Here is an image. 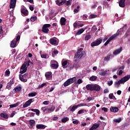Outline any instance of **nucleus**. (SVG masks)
<instances>
[{
    "label": "nucleus",
    "instance_id": "obj_1",
    "mask_svg": "<svg viewBox=\"0 0 130 130\" xmlns=\"http://www.w3.org/2000/svg\"><path fill=\"white\" fill-rule=\"evenodd\" d=\"M84 49L81 48L78 49L77 53H75V55L74 57V61L76 62V63H78L79 62V60L82 58V56H84V54H85V51H83Z\"/></svg>",
    "mask_w": 130,
    "mask_h": 130
},
{
    "label": "nucleus",
    "instance_id": "obj_2",
    "mask_svg": "<svg viewBox=\"0 0 130 130\" xmlns=\"http://www.w3.org/2000/svg\"><path fill=\"white\" fill-rule=\"evenodd\" d=\"M76 77H73L72 78H70L68 79L64 83L63 86L64 87H68V86H70L71 84H73V83H75L76 82Z\"/></svg>",
    "mask_w": 130,
    "mask_h": 130
},
{
    "label": "nucleus",
    "instance_id": "obj_3",
    "mask_svg": "<svg viewBox=\"0 0 130 130\" xmlns=\"http://www.w3.org/2000/svg\"><path fill=\"white\" fill-rule=\"evenodd\" d=\"M102 41H103V39L102 38L97 39L96 40L91 43V47H94V46H98L99 45H100V44L102 43Z\"/></svg>",
    "mask_w": 130,
    "mask_h": 130
},
{
    "label": "nucleus",
    "instance_id": "obj_4",
    "mask_svg": "<svg viewBox=\"0 0 130 130\" xmlns=\"http://www.w3.org/2000/svg\"><path fill=\"white\" fill-rule=\"evenodd\" d=\"M119 35V33H116L114 34V35L112 36L111 37H110L108 40L106 42V43L104 44L105 46H107L108 44H109V42L111 41L112 40H113V39H115V38H116L117 36Z\"/></svg>",
    "mask_w": 130,
    "mask_h": 130
},
{
    "label": "nucleus",
    "instance_id": "obj_5",
    "mask_svg": "<svg viewBox=\"0 0 130 130\" xmlns=\"http://www.w3.org/2000/svg\"><path fill=\"white\" fill-rule=\"evenodd\" d=\"M49 27H51V25H50V24H44L42 27V31L44 33H46L47 34L48 33V32H49V29H48V28H49Z\"/></svg>",
    "mask_w": 130,
    "mask_h": 130
},
{
    "label": "nucleus",
    "instance_id": "obj_6",
    "mask_svg": "<svg viewBox=\"0 0 130 130\" xmlns=\"http://www.w3.org/2000/svg\"><path fill=\"white\" fill-rule=\"evenodd\" d=\"M20 74H25L27 72V67L25 64H23L20 68Z\"/></svg>",
    "mask_w": 130,
    "mask_h": 130
},
{
    "label": "nucleus",
    "instance_id": "obj_7",
    "mask_svg": "<svg viewBox=\"0 0 130 130\" xmlns=\"http://www.w3.org/2000/svg\"><path fill=\"white\" fill-rule=\"evenodd\" d=\"M16 3H17V0H10V9H14L16 7Z\"/></svg>",
    "mask_w": 130,
    "mask_h": 130
},
{
    "label": "nucleus",
    "instance_id": "obj_8",
    "mask_svg": "<svg viewBox=\"0 0 130 130\" xmlns=\"http://www.w3.org/2000/svg\"><path fill=\"white\" fill-rule=\"evenodd\" d=\"M21 14H23V15H24V16H28V15L29 14V12L28 11V10L24 8H21Z\"/></svg>",
    "mask_w": 130,
    "mask_h": 130
},
{
    "label": "nucleus",
    "instance_id": "obj_9",
    "mask_svg": "<svg viewBox=\"0 0 130 130\" xmlns=\"http://www.w3.org/2000/svg\"><path fill=\"white\" fill-rule=\"evenodd\" d=\"M130 79V75H128L126 76H125L124 77H122L121 79V81H122V82L125 83V82H127V81H128Z\"/></svg>",
    "mask_w": 130,
    "mask_h": 130
},
{
    "label": "nucleus",
    "instance_id": "obj_10",
    "mask_svg": "<svg viewBox=\"0 0 130 130\" xmlns=\"http://www.w3.org/2000/svg\"><path fill=\"white\" fill-rule=\"evenodd\" d=\"M45 76L47 80H50L52 78V73L50 72H46Z\"/></svg>",
    "mask_w": 130,
    "mask_h": 130
},
{
    "label": "nucleus",
    "instance_id": "obj_11",
    "mask_svg": "<svg viewBox=\"0 0 130 130\" xmlns=\"http://www.w3.org/2000/svg\"><path fill=\"white\" fill-rule=\"evenodd\" d=\"M31 103H32V99H29L28 101L23 105V108H26L28 106H30Z\"/></svg>",
    "mask_w": 130,
    "mask_h": 130
},
{
    "label": "nucleus",
    "instance_id": "obj_12",
    "mask_svg": "<svg viewBox=\"0 0 130 130\" xmlns=\"http://www.w3.org/2000/svg\"><path fill=\"white\" fill-rule=\"evenodd\" d=\"M36 127L38 129H44L46 127V126L42 124H37Z\"/></svg>",
    "mask_w": 130,
    "mask_h": 130
},
{
    "label": "nucleus",
    "instance_id": "obj_13",
    "mask_svg": "<svg viewBox=\"0 0 130 130\" xmlns=\"http://www.w3.org/2000/svg\"><path fill=\"white\" fill-rule=\"evenodd\" d=\"M112 56L111 53H109L108 55L104 58V60L105 61H109L110 60V57Z\"/></svg>",
    "mask_w": 130,
    "mask_h": 130
},
{
    "label": "nucleus",
    "instance_id": "obj_14",
    "mask_svg": "<svg viewBox=\"0 0 130 130\" xmlns=\"http://www.w3.org/2000/svg\"><path fill=\"white\" fill-rule=\"evenodd\" d=\"M122 51V47H121L119 49H117L113 52V55H117V54H119V53H120V52H121Z\"/></svg>",
    "mask_w": 130,
    "mask_h": 130
},
{
    "label": "nucleus",
    "instance_id": "obj_15",
    "mask_svg": "<svg viewBox=\"0 0 130 130\" xmlns=\"http://www.w3.org/2000/svg\"><path fill=\"white\" fill-rule=\"evenodd\" d=\"M66 22H67V19L64 17H61L60 20L61 26H64L66 25Z\"/></svg>",
    "mask_w": 130,
    "mask_h": 130
},
{
    "label": "nucleus",
    "instance_id": "obj_16",
    "mask_svg": "<svg viewBox=\"0 0 130 130\" xmlns=\"http://www.w3.org/2000/svg\"><path fill=\"white\" fill-rule=\"evenodd\" d=\"M125 0H120L119 2V6L121 8H124L125 7Z\"/></svg>",
    "mask_w": 130,
    "mask_h": 130
},
{
    "label": "nucleus",
    "instance_id": "obj_17",
    "mask_svg": "<svg viewBox=\"0 0 130 130\" xmlns=\"http://www.w3.org/2000/svg\"><path fill=\"white\" fill-rule=\"evenodd\" d=\"M50 43L52 45H57L58 44L57 41L54 39H51L50 40Z\"/></svg>",
    "mask_w": 130,
    "mask_h": 130
},
{
    "label": "nucleus",
    "instance_id": "obj_18",
    "mask_svg": "<svg viewBox=\"0 0 130 130\" xmlns=\"http://www.w3.org/2000/svg\"><path fill=\"white\" fill-rule=\"evenodd\" d=\"M100 89H101V87L99 85H93V91H96V92H99V91H100Z\"/></svg>",
    "mask_w": 130,
    "mask_h": 130
},
{
    "label": "nucleus",
    "instance_id": "obj_19",
    "mask_svg": "<svg viewBox=\"0 0 130 130\" xmlns=\"http://www.w3.org/2000/svg\"><path fill=\"white\" fill-rule=\"evenodd\" d=\"M93 85L92 84H87L86 86V88L88 91H93Z\"/></svg>",
    "mask_w": 130,
    "mask_h": 130
},
{
    "label": "nucleus",
    "instance_id": "obj_20",
    "mask_svg": "<svg viewBox=\"0 0 130 130\" xmlns=\"http://www.w3.org/2000/svg\"><path fill=\"white\" fill-rule=\"evenodd\" d=\"M16 45H17V42L16 41V40H13L10 44L11 47H12V48H15L16 47Z\"/></svg>",
    "mask_w": 130,
    "mask_h": 130
},
{
    "label": "nucleus",
    "instance_id": "obj_21",
    "mask_svg": "<svg viewBox=\"0 0 130 130\" xmlns=\"http://www.w3.org/2000/svg\"><path fill=\"white\" fill-rule=\"evenodd\" d=\"M77 108H78L77 105H74L72 107H70L68 108V109H70V111H71V112H74V111H75V110H76V109H77Z\"/></svg>",
    "mask_w": 130,
    "mask_h": 130
},
{
    "label": "nucleus",
    "instance_id": "obj_22",
    "mask_svg": "<svg viewBox=\"0 0 130 130\" xmlns=\"http://www.w3.org/2000/svg\"><path fill=\"white\" fill-rule=\"evenodd\" d=\"M110 110L112 112H118V111L119 110V109H118V108L117 107H112Z\"/></svg>",
    "mask_w": 130,
    "mask_h": 130
},
{
    "label": "nucleus",
    "instance_id": "obj_23",
    "mask_svg": "<svg viewBox=\"0 0 130 130\" xmlns=\"http://www.w3.org/2000/svg\"><path fill=\"white\" fill-rule=\"evenodd\" d=\"M0 116L3 118H5V119H8V118H9V115L7 113H1Z\"/></svg>",
    "mask_w": 130,
    "mask_h": 130
},
{
    "label": "nucleus",
    "instance_id": "obj_24",
    "mask_svg": "<svg viewBox=\"0 0 130 130\" xmlns=\"http://www.w3.org/2000/svg\"><path fill=\"white\" fill-rule=\"evenodd\" d=\"M14 90H15V93H19L21 90H22V87L20 86H17L14 88Z\"/></svg>",
    "mask_w": 130,
    "mask_h": 130
},
{
    "label": "nucleus",
    "instance_id": "obj_25",
    "mask_svg": "<svg viewBox=\"0 0 130 130\" xmlns=\"http://www.w3.org/2000/svg\"><path fill=\"white\" fill-rule=\"evenodd\" d=\"M29 124L30 125L31 128H33V127H34V126L35 125V120H29Z\"/></svg>",
    "mask_w": 130,
    "mask_h": 130
},
{
    "label": "nucleus",
    "instance_id": "obj_26",
    "mask_svg": "<svg viewBox=\"0 0 130 130\" xmlns=\"http://www.w3.org/2000/svg\"><path fill=\"white\" fill-rule=\"evenodd\" d=\"M123 82L121 80V79H120V80L116 81L115 83V87H116L117 88H118V87H119V85H120V84H122Z\"/></svg>",
    "mask_w": 130,
    "mask_h": 130
},
{
    "label": "nucleus",
    "instance_id": "obj_27",
    "mask_svg": "<svg viewBox=\"0 0 130 130\" xmlns=\"http://www.w3.org/2000/svg\"><path fill=\"white\" fill-rule=\"evenodd\" d=\"M30 110L33 112H36L37 115H39V114H40V111L37 109H31Z\"/></svg>",
    "mask_w": 130,
    "mask_h": 130
},
{
    "label": "nucleus",
    "instance_id": "obj_28",
    "mask_svg": "<svg viewBox=\"0 0 130 130\" xmlns=\"http://www.w3.org/2000/svg\"><path fill=\"white\" fill-rule=\"evenodd\" d=\"M19 79L22 82H27V79L25 78L23 75L21 74L19 75Z\"/></svg>",
    "mask_w": 130,
    "mask_h": 130
},
{
    "label": "nucleus",
    "instance_id": "obj_29",
    "mask_svg": "<svg viewBox=\"0 0 130 130\" xmlns=\"http://www.w3.org/2000/svg\"><path fill=\"white\" fill-rule=\"evenodd\" d=\"M100 126V123H94L93 125L91 126V127L94 129H96V128H98Z\"/></svg>",
    "mask_w": 130,
    "mask_h": 130
},
{
    "label": "nucleus",
    "instance_id": "obj_30",
    "mask_svg": "<svg viewBox=\"0 0 130 130\" xmlns=\"http://www.w3.org/2000/svg\"><path fill=\"white\" fill-rule=\"evenodd\" d=\"M19 105H20V102H18L14 104L10 105V108H14V107H17V106H19Z\"/></svg>",
    "mask_w": 130,
    "mask_h": 130
},
{
    "label": "nucleus",
    "instance_id": "obj_31",
    "mask_svg": "<svg viewBox=\"0 0 130 130\" xmlns=\"http://www.w3.org/2000/svg\"><path fill=\"white\" fill-rule=\"evenodd\" d=\"M85 31V29L84 28H80L76 33V35H81L83 32Z\"/></svg>",
    "mask_w": 130,
    "mask_h": 130
},
{
    "label": "nucleus",
    "instance_id": "obj_32",
    "mask_svg": "<svg viewBox=\"0 0 130 130\" xmlns=\"http://www.w3.org/2000/svg\"><path fill=\"white\" fill-rule=\"evenodd\" d=\"M54 14V12H53V11H51V12L49 13V17L51 20L54 17V15H53Z\"/></svg>",
    "mask_w": 130,
    "mask_h": 130
},
{
    "label": "nucleus",
    "instance_id": "obj_33",
    "mask_svg": "<svg viewBox=\"0 0 130 130\" xmlns=\"http://www.w3.org/2000/svg\"><path fill=\"white\" fill-rule=\"evenodd\" d=\"M37 95V93L36 92H31L28 94L29 97H34Z\"/></svg>",
    "mask_w": 130,
    "mask_h": 130
},
{
    "label": "nucleus",
    "instance_id": "obj_34",
    "mask_svg": "<svg viewBox=\"0 0 130 130\" xmlns=\"http://www.w3.org/2000/svg\"><path fill=\"white\" fill-rule=\"evenodd\" d=\"M97 76H92L90 77L89 80L90 81H96V80H97Z\"/></svg>",
    "mask_w": 130,
    "mask_h": 130
},
{
    "label": "nucleus",
    "instance_id": "obj_35",
    "mask_svg": "<svg viewBox=\"0 0 130 130\" xmlns=\"http://www.w3.org/2000/svg\"><path fill=\"white\" fill-rule=\"evenodd\" d=\"M69 118L68 117H64L61 119V122H63L64 123L67 122L69 120Z\"/></svg>",
    "mask_w": 130,
    "mask_h": 130
},
{
    "label": "nucleus",
    "instance_id": "obj_36",
    "mask_svg": "<svg viewBox=\"0 0 130 130\" xmlns=\"http://www.w3.org/2000/svg\"><path fill=\"white\" fill-rule=\"evenodd\" d=\"M12 83H8L7 85L6 88L7 89H8V90H11V88H12Z\"/></svg>",
    "mask_w": 130,
    "mask_h": 130
},
{
    "label": "nucleus",
    "instance_id": "obj_37",
    "mask_svg": "<svg viewBox=\"0 0 130 130\" xmlns=\"http://www.w3.org/2000/svg\"><path fill=\"white\" fill-rule=\"evenodd\" d=\"M4 35V30H3V26H0V37H2Z\"/></svg>",
    "mask_w": 130,
    "mask_h": 130
},
{
    "label": "nucleus",
    "instance_id": "obj_38",
    "mask_svg": "<svg viewBox=\"0 0 130 130\" xmlns=\"http://www.w3.org/2000/svg\"><path fill=\"white\" fill-rule=\"evenodd\" d=\"M42 110H43V111L44 112H48V108L47 107H44L42 108Z\"/></svg>",
    "mask_w": 130,
    "mask_h": 130
},
{
    "label": "nucleus",
    "instance_id": "obj_39",
    "mask_svg": "<svg viewBox=\"0 0 130 130\" xmlns=\"http://www.w3.org/2000/svg\"><path fill=\"white\" fill-rule=\"evenodd\" d=\"M124 28H126V24H125L122 28H120V29L118 30V33H119V32H122L123 29H124Z\"/></svg>",
    "mask_w": 130,
    "mask_h": 130
},
{
    "label": "nucleus",
    "instance_id": "obj_40",
    "mask_svg": "<svg viewBox=\"0 0 130 130\" xmlns=\"http://www.w3.org/2000/svg\"><path fill=\"white\" fill-rule=\"evenodd\" d=\"M37 20V16H33L30 18V21L31 22H35Z\"/></svg>",
    "mask_w": 130,
    "mask_h": 130
},
{
    "label": "nucleus",
    "instance_id": "obj_41",
    "mask_svg": "<svg viewBox=\"0 0 130 130\" xmlns=\"http://www.w3.org/2000/svg\"><path fill=\"white\" fill-rule=\"evenodd\" d=\"M51 68H53V69H57L58 68V64H52L51 65Z\"/></svg>",
    "mask_w": 130,
    "mask_h": 130
},
{
    "label": "nucleus",
    "instance_id": "obj_42",
    "mask_svg": "<svg viewBox=\"0 0 130 130\" xmlns=\"http://www.w3.org/2000/svg\"><path fill=\"white\" fill-rule=\"evenodd\" d=\"M79 10H80V6H78L77 7V8L74 10V13H79Z\"/></svg>",
    "mask_w": 130,
    "mask_h": 130
},
{
    "label": "nucleus",
    "instance_id": "obj_43",
    "mask_svg": "<svg viewBox=\"0 0 130 130\" xmlns=\"http://www.w3.org/2000/svg\"><path fill=\"white\" fill-rule=\"evenodd\" d=\"M23 64L25 65V67H29L30 66V60L25 61Z\"/></svg>",
    "mask_w": 130,
    "mask_h": 130
},
{
    "label": "nucleus",
    "instance_id": "obj_44",
    "mask_svg": "<svg viewBox=\"0 0 130 130\" xmlns=\"http://www.w3.org/2000/svg\"><path fill=\"white\" fill-rule=\"evenodd\" d=\"M114 122L119 123L121 121V118H119L118 119H114Z\"/></svg>",
    "mask_w": 130,
    "mask_h": 130
},
{
    "label": "nucleus",
    "instance_id": "obj_45",
    "mask_svg": "<svg viewBox=\"0 0 130 130\" xmlns=\"http://www.w3.org/2000/svg\"><path fill=\"white\" fill-rule=\"evenodd\" d=\"M106 74H107V72H106V71H103V72H100V76H105Z\"/></svg>",
    "mask_w": 130,
    "mask_h": 130
},
{
    "label": "nucleus",
    "instance_id": "obj_46",
    "mask_svg": "<svg viewBox=\"0 0 130 130\" xmlns=\"http://www.w3.org/2000/svg\"><path fill=\"white\" fill-rule=\"evenodd\" d=\"M97 15H94V14H91L89 16V18L90 19H94V18H96Z\"/></svg>",
    "mask_w": 130,
    "mask_h": 130
},
{
    "label": "nucleus",
    "instance_id": "obj_47",
    "mask_svg": "<svg viewBox=\"0 0 130 130\" xmlns=\"http://www.w3.org/2000/svg\"><path fill=\"white\" fill-rule=\"evenodd\" d=\"M54 110V107H52L51 108H48V112H51Z\"/></svg>",
    "mask_w": 130,
    "mask_h": 130
},
{
    "label": "nucleus",
    "instance_id": "obj_48",
    "mask_svg": "<svg viewBox=\"0 0 130 130\" xmlns=\"http://www.w3.org/2000/svg\"><path fill=\"white\" fill-rule=\"evenodd\" d=\"M89 39H91V35H87L85 37V40H89Z\"/></svg>",
    "mask_w": 130,
    "mask_h": 130
},
{
    "label": "nucleus",
    "instance_id": "obj_49",
    "mask_svg": "<svg viewBox=\"0 0 130 130\" xmlns=\"http://www.w3.org/2000/svg\"><path fill=\"white\" fill-rule=\"evenodd\" d=\"M109 98H110V99H113V98H115V96H114L113 93H110L109 95Z\"/></svg>",
    "mask_w": 130,
    "mask_h": 130
},
{
    "label": "nucleus",
    "instance_id": "obj_50",
    "mask_svg": "<svg viewBox=\"0 0 130 130\" xmlns=\"http://www.w3.org/2000/svg\"><path fill=\"white\" fill-rule=\"evenodd\" d=\"M5 74L6 76H9V75H10V74H11V72H10V70H7L6 71Z\"/></svg>",
    "mask_w": 130,
    "mask_h": 130
},
{
    "label": "nucleus",
    "instance_id": "obj_51",
    "mask_svg": "<svg viewBox=\"0 0 130 130\" xmlns=\"http://www.w3.org/2000/svg\"><path fill=\"white\" fill-rule=\"evenodd\" d=\"M64 4H66V1H62L60 2V3L59 4V7H60V6H62L64 5Z\"/></svg>",
    "mask_w": 130,
    "mask_h": 130
},
{
    "label": "nucleus",
    "instance_id": "obj_52",
    "mask_svg": "<svg viewBox=\"0 0 130 130\" xmlns=\"http://www.w3.org/2000/svg\"><path fill=\"white\" fill-rule=\"evenodd\" d=\"M73 27L74 28H78V27H79V25H78V23L77 22L73 24Z\"/></svg>",
    "mask_w": 130,
    "mask_h": 130
},
{
    "label": "nucleus",
    "instance_id": "obj_53",
    "mask_svg": "<svg viewBox=\"0 0 130 130\" xmlns=\"http://www.w3.org/2000/svg\"><path fill=\"white\" fill-rule=\"evenodd\" d=\"M67 64H68V61H67V60L62 62V67H66V66H67Z\"/></svg>",
    "mask_w": 130,
    "mask_h": 130
},
{
    "label": "nucleus",
    "instance_id": "obj_54",
    "mask_svg": "<svg viewBox=\"0 0 130 130\" xmlns=\"http://www.w3.org/2000/svg\"><path fill=\"white\" fill-rule=\"evenodd\" d=\"M78 107L80 106H87V104L81 103L79 105H77Z\"/></svg>",
    "mask_w": 130,
    "mask_h": 130
},
{
    "label": "nucleus",
    "instance_id": "obj_55",
    "mask_svg": "<svg viewBox=\"0 0 130 130\" xmlns=\"http://www.w3.org/2000/svg\"><path fill=\"white\" fill-rule=\"evenodd\" d=\"M21 38V36H20V35H18L16 37V39L15 40V41L16 42H18V41H19V40H20V39Z\"/></svg>",
    "mask_w": 130,
    "mask_h": 130
},
{
    "label": "nucleus",
    "instance_id": "obj_56",
    "mask_svg": "<svg viewBox=\"0 0 130 130\" xmlns=\"http://www.w3.org/2000/svg\"><path fill=\"white\" fill-rule=\"evenodd\" d=\"M58 54V51L54 50L53 52L52 53V55H53V54Z\"/></svg>",
    "mask_w": 130,
    "mask_h": 130
},
{
    "label": "nucleus",
    "instance_id": "obj_57",
    "mask_svg": "<svg viewBox=\"0 0 130 130\" xmlns=\"http://www.w3.org/2000/svg\"><path fill=\"white\" fill-rule=\"evenodd\" d=\"M71 2H72V0L68 1L66 3V6H70V5H71Z\"/></svg>",
    "mask_w": 130,
    "mask_h": 130
},
{
    "label": "nucleus",
    "instance_id": "obj_58",
    "mask_svg": "<svg viewBox=\"0 0 130 130\" xmlns=\"http://www.w3.org/2000/svg\"><path fill=\"white\" fill-rule=\"evenodd\" d=\"M112 84H113V81L112 80H111L108 82V85L109 86H112Z\"/></svg>",
    "mask_w": 130,
    "mask_h": 130
},
{
    "label": "nucleus",
    "instance_id": "obj_59",
    "mask_svg": "<svg viewBox=\"0 0 130 130\" xmlns=\"http://www.w3.org/2000/svg\"><path fill=\"white\" fill-rule=\"evenodd\" d=\"M47 55L46 54H41V57L42 58H46Z\"/></svg>",
    "mask_w": 130,
    "mask_h": 130
},
{
    "label": "nucleus",
    "instance_id": "obj_60",
    "mask_svg": "<svg viewBox=\"0 0 130 130\" xmlns=\"http://www.w3.org/2000/svg\"><path fill=\"white\" fill-rule=\"evenodd\" d=\"M73 123L74 124H78V123H79V121L78 120H74L73 121Z\"/></svg>",
    "mask_w": 130,
    "mask_h": 130
},
{
    "label": "nucleus",
    "instance_id": "obj_61",
    "mask_svg": "<svg viewBox=\"0 0 130 130\" xmlns=\"http://www.w3.org/2000/svg\"><path fill=\"white\" fill-rule=\"evenodd\" d=\"M102 110H103L104 112H107L108 109L107 108L103 107L102 108Z\"/></svg>",
    "mask_w": 130,
    "mask_h": 130
},
{
    "label": "nucleus",
    "instance_id": "obj_62",
    "mask_svg": "<svg viewBox=\"0 0 130 130\" xmlns=\"http://www.w3.org/2000/svg\"><path fill=\"white\" fill-rule=\"evenodd\" d=\"M82 113H84V110H80L78 111V114H82Z\"/></svg>",
    "mask_w": 130,
    "mask_h": 130
},
{
    "label": "nucleus",
    "instance_id": "obj_63",
    "mask_svg": "<svg viewBox=\"0 0 130 130\" xmlns=\"http://www.w3.org/2000/svg\"><path fill=\"white\" fill-rule=\"evenodd\" d=\"M15 114H16V113H15V111H13L10 115V117H14V115H15Z\"/></svg>",
    "mask_w": 130,
    "mask_h": 130
},
{
    "label": "nucleus",
    "instance_id": "obj_64",
    "mask_svg": "<svg viewBox=\"0 0 130 130\" xmlns=\"http://www.w3.org/2000/svg\"><path fill=\"white\" fill-rule=\"evenodd\" d=\"M81 83H83L81 79H79L77 81V83L78 84H81Z\"/></svg>",
    "mask_w": 130,
    "mask_h": 130
}]
</instances>
